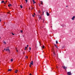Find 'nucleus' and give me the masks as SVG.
<instances>
[{
	"label": "nucleus",
	"instance_id": "cd10ccee",
	"mask_svg": "<svg viewBox=\"0 0 75 75\" xmlns=\"http://www.w3.org/2000/svg\"><path fill=\"white\" fill-rule=\"evenodd\" d=\"M4 43L5 44H6V43L5 42H4Z\"/></svg>",
	"mask_w": 75,
	"mask_h": 75
},
{
	"label": "nucleus",
	"instance_id": "4be33fe9",
	"mask_svg": "<svg viewBox=\"0 0 75 75\" xmlns=\"http://www.w3.org/2000/svg\"><path fill=\"white\" fill-rule=\"evenodd\" d=\"M13 59H11V62H13Z\"/></svg>",
	"mask_w": 75,
	"mask_h": 75
},
{
	"label": "nucleus",
	"instance_id": "2eb2a0df",
	"mask_svg": "<svg viewBox=\"0 0 75 75\" xmlns=\"http://www.w3.org/2000/svg\"><path fill=\"white\" fill-rule=\"evenodd\" d=\"M56 44H58V41H56Z\"/></svg>",
	"mask_w": 75,
	"mask_h": 75
},
{
	"label": "nucleus",
	"instance_id": "393cba45",
	"mask_svg": "<svg viewBox=\"0 0 75 75\" xmlns=\"http://www.w3.org/2000/svg\"><path fill=\"white\" fill-rule=\"evenodd\" d=\"M29 50H31V47H29Z\"/></svg>",
	"mask_w": 75,
	"mask_h": 75
},
{
	"label": "nucleus",
	"instance_id": "ddd939ff",
	"mask_svg": "<svg viewBox=\"0 0 75 75\" xmlns=\"http://www.w3.org/2000/svg\"><path fill=\"white\" fill-rule=\"evenodd\" d=\"M43 4V3L42 2V1H41V3H40V4Z\"/></svg>",
	"mask_w": 75,
	"mask_h": 75
},
{
	"label": "nucleus",
	"instance_id": "f03ea898",
	"mask_svg": "<svg viewBox=\"0 0 75 75\" xmlns=\"http://www.w3.org/2000/svg\"><path fill=\"white\" fill-rule=\"evenodd\" d=\"M6 51H8V52H10V49L8 48H6Z\"/></svg>",
	"mask_w": 75,
	"mask_h": 75
},
{
	"label": "nucleus",
	"instance_id": "7c9ffc66",
	"mask_svg": "<svg viewBox=\"0 0 75 75\" xmlns=\"http://www.w3.org/2000/svg\"><path fill=\"white\" fill-rule=\"evenodd\" d=\"M29 52H30L31 51V50H29Z\"/></svg>",
	"mask_w": 75,
	"mask_h": 75
},
{
	"label": "nucleus",
	"instance_id": "20e7f679",
	"mask_svg": "<svg viewBox=\"0 0 75 75\" xmlns=\"http://www.w3.org/2000/svg\"><path fill=\"white\" fill-rule=\"evenodd\" d=\"M46 14H47V16H50V13H48V12H47L46 13Z\"/></svg>",
	"mask_w": 75,
	"mask_h": 75
},
{
	"label": "nucleus",
	"instance_id": "72a5a7b5",
	"mask_svg": "<svg viewBox=\"0 0 75 75\" xmlns=\"http://www.w3.org/2000/svg\"><path fill=\"white\" fill-rule=\"evenodd\" d=\"M28 47V45H27V47Z\"/></svg>",
	"mask_w": 75,
	"mask_h": 75
},
{
	"label": "nucleus",
	"instance_id": "c9c22d12",
	"mask_svg": "<svg viewBox=\"0 0 75 75\" xmlns=\"http://www.w3.org/2000/svg\"><path fill=\"white\" fill-rule=\"evenodd\" d=\"M16 52H18V50H17Z\"/></svg>",
	"mask_w": 75,
	"mask_h": 75
},
{
	"label": "nucleus",
	"instance_id": "7ed1b4c3",
	"mask_svg": "<svg viewBox=\"0 0 75 75\" xmlns=\"http://www.w3.org/2000/svg\"><path fill=\"white\" fill-rule=\"evenodd\" d=\"M67 74L68 75H72V74H71V73L70 72H68Z\"/></svg>",
	"mask_w": 75,
	"mask_h": 75
},
{
	"label": "nucleus",
	"instance_id": "b1692460",
	"mask_svg": "<svg viewBox=\"0 0 75 75\" xmlns=\"http://www.w3.org/2000/svg\"><path fill=\"white\" fill-rule=\"evenodd\" d=\"M12 35H14V34H13V33H12Z\"/></svg>",
	"mask_w": 75,
	"mask_h": 75
},
{
	"label": "nucleus",
	"instance_id": "9d476101",
	"mask_svg": "<svg viewBox=\"0 0 75 75\" xmlns=\"http://www.w3.org/2000/svg\"><path fill=\"white\" fill-rule=\"evenodd\" d=\"M54 45L55 47H56V48H58V47H57V45H55V44H54Z\"/></svg>",
	"mask_w": 75,
	"mask_h": 75
},
{
	"label": "nucleus",
	"instance_id": "a878e982",
	"mask_svg": "<svg viewBox=\"0 0 75 75\" xmlns=\"http://www.w3.org/2000/svg\"><path fill=\"white\" fill-rule=\"evenodd\" d=\"M26 58H28V57L26 56Z\"/></svg>",
	"mask_w": 75,
	"mask_h": 75
},
{
	"label": "nucleus",
	"instance_id": "412c9836",
	"mask_svg": "<svg viewBox=\"0 0 75 75\" xmlns=\"http://www.w3.org/2000/svg\"><path fill=\"white\" fill-rule=\"evenodd\" d=\"M29 67H31V64H30Z\"/></svg>",
	"mask_w": 75,
	"mask_h": 75
},
{
	"label": "nucleus",
	"instance_id": "aec40b11",
	"mask_svg": "<svg viewBox=\"0 0 75 75\" xmlns=\"http://www.w3.org/2000/svg\"><path fill=\"white\" fill-rule=\"evenodd\" d=\"M42 48H44V46H42Z\"/></svg>",
	"mask_w": 75,
	"mask_h": 75
},
{
	"label": "nucleus",
	"instance_id": "9b49d317",
	"mask_svg": "<svg viewBox=\"0 0 75 75\" xmlns=\"http://www.w3.org/2000/svg\"><path fill=\"white\" fill-rule=\"evenodd\" d=\"M18 70H16L15 72V73H17V72H18Z\"/></svg>",
	"mask_w": 75,
	"mask_h": 75
},
{
	"label": "nucleus",
	"instance_id": "f704fd0d",
	"mask_svg": "<svg viewBox=\"0 0 75 75\" xmlns=\"http://www.w3.org/2000/svg\"><path fill=\"white\" fill-rule=\"evenodd\" d=\"M26 49H25H25L24 50H26Z\"/></svg>",
	"mask_w": 75,
	"mask_h": 75
},
{
	"label": "nucleus",
	"instance_id": "0eeeda50",
	"mask_svg": "<svg viewBox=\"0 0 75 75\" xmlns=\"http://www.w3.org/2000/svg\"><path fill=\"white\" fill-rule=\"evenodd\" d=\"M32 1L33 2V4H35V1H34V0H33Z\"/></svg>",
	"mask_w": 75,
	"mask_h": 75
},
{
	"label": "nucleus",
	"instance_id": "c756f323",
	"mask_svg": "<svg viewBox=\"0 0 75 75\" xmlns=\"http://www.w3.org/2000/svg\"><path fill=\"white\" fill-rule=\"evenodd\" d=\"M33 17H35V16H34V15H33Z\"/></svg>",
	"mask_w": 75,
	"mask_h": 75
},
{
	"label": "nucleus",
	"instance_id": "f8f14e48",
	"mask_svg": "<svg viewBox=\"0 0 75 75\" xmlns=\"http://www.w3.org/2000/svg\"><path fill=\"white\" fill-rule=\"evenodd\" d=\"M1 3H4V1H1Z\"/></svg>",
	"mask_w": 75,
	"mask_h": 75
},
{
	"label": "nucleus",
	"instance_id": "c85d7f7f",
	"mask_svg": "<svg viewBox=\"0 0 75 75\" xmlns=\"http://www.w3.org/2000/svg\"><path fill=\"white\" fill-rule=\"evenodd\" d=\"M7 13H8V14H9L10 13H9V12H8Z\"/></svg>",
	"mask_w": 75,
	"mask_h": 75
},
{
	"label": "nucleus",
	"instance_id": "4468645a",
	"mask_svg": "<svg viewBox=\"0 0 75 75\" xmlns=\"http://www.w3.org/2000/svg\"><path fill=\"white\" fill-rule=\"evenodd\" d=\"M54 55L53 56L54 57H55V53L54 52Z\"/></svg>",
	"mask_w": 75,
	"mask_h": 75
},
{
	"label": "nucleus",
	"instance_id": "6ab92c4d",
	"mask_svg": "<svg viewBox=\"0 0 75 75\" xmlns=\"http://www.w3.org/2000/svg\"><path fill=\"white\" fill-rule=\"evenodd\" d=\"M25 1H26V3H27V1H28V0H25Z\"/></svg>",
	"mask_w": 75,
	"mask_h": 75
},
{
	"label": "nucleus",
	"instance_id": "1a4fd4ad",
	"mask_svg": "<svg viewBox=\"0 0 75 75\" xmlns=\"http://www.w3.org/2000/svg\"><path fill=\"white\" fill-rule=\"evenodd\" d=\"M12 71V69H8V71Z\"/></svg>",
	"mask_w": 75,
	"mask_h": 75
},
{
	"label": "nucleus",
	"instance_id": "f3484780",
	"mask_svg": "<svg viewBox=\"0 0 75 75\" xmlns=\"http://www.w3.org/2000/svg\"><path fill=\"white\" fill-rule=\"evenodd\" d=\"M39 19H41V16H40V17H39Z\"/></svg>",
	"mask_w": 75,
	"mask_h": 75
},
{
	"label": "nucleus",
	"instance_id": "5701e85b",
	"mask_svg": "<svg viewBox=\"0 0 75 75\" xmlns=\"http://www.w3.org/2000/svg\"><path fill=\"white\" fill-rule=\"evenodd\" d=\"M25 48L26 49H27V47H25Z\"/></svg>",
	"mask_w": 75,
	"mask_h": 75
},
{
	"label": "nucleus",
	"instance_id": "6e6552de",
	"mask_svg": "<svg viewBox=\"0 0 75 75\" xmlns=\"http://www.w3.org/2000/svg\"><path fill=\"white\" fill-rule=\"evenodd\" d=\"M8 7H11V5L10 4H9L8 5Z\"/></svg>",
	"mask_w": 75,
	"mask_h": 75
},
{
	"label": "nucleus",
	"instance_id": "ea45409f",
	"mask_svg": "<svg viewBox=\"0 0 75 75\" xmlns=\"http://www.w3.org/2000/svg\"><path fill=\"white\" fill-rule=\"evenodd\" d=\"M0 22H1V20H0Z\"/></svg>",
	"mask_w": 75,
	"mask_h": 75
},
{
	"label": "nucleus",
	"instance_id": "4c0bfd02",
	"mask_svg": "<svg viewBox=\"0 0 75 75\" xmlns=\"http://www.w3.org/2000/svg\"><path fill=\"white\" fill-rule=\"evenodd\" d=\"M68 7V6H66V7Z\"/></svg>",
	"mask_w": 75,
	"mask_h": 75
},
{
	"label": "nucleus",
	"instance_id": "58836bf2",
	"mask_svg": "<svg viewBox=\"0 0 75 75\" xmlns=\"http://www.w3.org/2000/svg\"><path fill=\"white\" fill-rule=\"evenodd\" d=\"M4 50H6V48H5V49H4Z\"/></svg>",
	"mask_w": 75,
	"mask_h": 75
},
{
	"label": "nucleus",
	"instance_id": "f257e3e1",
	"mask_svg": "<svg viewBox=\"0 0 75 75\" xmlns=\"http://www.w3.org/2000/svg\"><path fill=\"white\" fill-rule=\"evenodd\" d=\"M63 68L65 69V70H66L67 69V67H65V66H62Z\"/></svg>",
	"mask_w": 75,
	"mask_h": 75
},
{
	"label": "nucleus",
	"instance_id": "a19ab883",
	"mask_svg": "<svg viewBox=\"0 0 75 75\" xmlns=\"http://www.w3.org/2000/svg\"><path fill=\"white\" fill-rule=\"evenodd\" d=\"M1 38L0 37V39Z\"/></svg>",
	"mask_w": 75,
	"mask_h": 75
},
{
	"label": "nucleus",
	"instance_id": "dca6fc26",
	"mask_svg": "<svg viewBox=\"0 0 75 75\" xmlns=\"http://www.w3.org/2000/svg\"><path fill=\"white\" fill-rule=\"evenodd\" d=\"M20 7L21 8H23V6H21V5L20 6Z\"/></svg>",
	"mask_w": 75,
	"mask_h": 75
},
{
	"label": "nucleus",
	"instance_id": "e433bc0d",
	"mask_svg": "<svg viewBox=\"0 0 75 75\" xmlns=\"http://www.w3.org/2000/svg\"><path fill=\"white\" fill-rule=\"evenodd\" d=\"M6 3H4V4H6Z\"/></svg>",
	"mask_w": 75,
	"mask_h": 75
},
{
	"label": "nucleus",
	"instance_id": "473e14b6",
	"mask_svg": "<svg viewBox=\"0 0 75 75\" xmlns=\"http://www.w3.org/2000/svg\"><path fill=\"white\" fill-rule=\"evenodd\" d=\"M34 14L35 16V13H34Z\"/></svg>",
	"mask_w": 75,
	"mask_h": 75
},
{
	"label": "nucleus",
	"instance_id": "39448f33",
	"mask_svg": "<svg viewBox=\"0 0 75 75\" xmlns=\"http://www.w3.org/2000/svg\"><path fill=\"white\" fill-rule=\"evenodd\" d=\"M75 18V16H74L72 17L71 19H72V20H74V19Z\"/></svg>",
	"mask_w": 75,
	"mask_h": 75
},
{
	"label": "nucleus",
	"instance_id": "423d86ee",
	"mask_svg": "<svg viewBox=\"0 0 75 75\" xmlns=\"http://www.w3.org/2000/svg\"><path fill=\"white\" fill-rule=\"evenodd\" d=\"M30 64L31 65H33V61H32L30 63Z\"/></svg>",
	"mask_w": 75,
	"mask_h": 75
},
{
	"label": "nucleus",
	"instance_id": "a211bd4d",
	"mask_svg": "<svg viewBox=\"0 0 75 75\" xmlns=\"http://www.w3.org/2000/svg\"><path fill=\"white\" fill-rule=\"evenodd\" d=\"M20 32H21V33H23V30H21Z\"/></svg>",
	"mask_w": 75,
	"mask_h": 75
},
{
	"label": "nucleus",
	"instance_id": "bb28decb",
	"mask_svg": "<svg viewBox=\"0 0 75 75\" xmlns=\"http://www.w3.org/2000/svg\"><path fill=\"white\" fill-rule=\"evenodd\" d=\"M7 1H5V3H7Z\"/></svg>",
	"mask_w": 75,
	"mask_h": 75
},
{
	"label": "nucleus",
	"instance_id": "2f4dec72",
	"mask_svg": "<svg viewBox=\"0 0 75 75\" xmlns=\"http://www.w3.org/2000/svg\"><path fill=\"white\" fill-rule=\"evenodd\" d=\"M29 75H32V74H31L30 73V74H29Z\"/></svg>",
	"mask_w": 75,
	"mask_h": 75
}]
</instances>
